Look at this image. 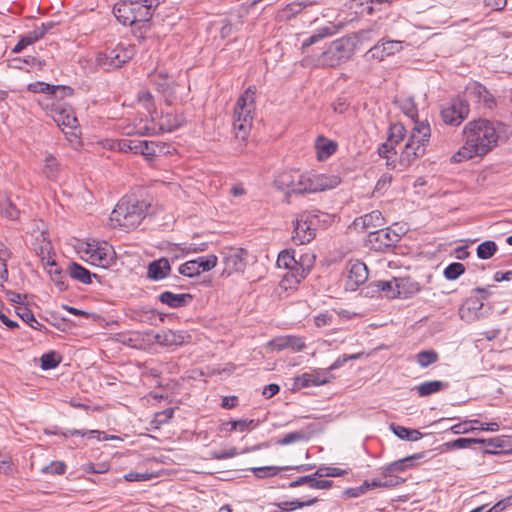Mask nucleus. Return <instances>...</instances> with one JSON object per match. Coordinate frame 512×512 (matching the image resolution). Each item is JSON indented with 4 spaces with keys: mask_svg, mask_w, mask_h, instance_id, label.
<instances>
[{
    "mask_svg": "<svg viewBox=\"0 0 512 512\" xmlns=\"http://www.w3.org/2000/svg\"><path fill=\"white\" fill-rule=\"evenodd\" d=\"M306 438H307L306 434L303 431H293V432L286 434L283 438L277 440L276 443L278 445L285 446V445H289V444H292L295 442L305 440Z\"/></svg>",
    "mask_w": 512,
    "mask_h": 512,
    "instance_id": "bf43d9fd",
    "label": "nucleus"
},
{
    "mask_svg": "<svg viewBox=\"0 0 512 512\" xmlns=\"http://www.w3.org/2000/svg\"><path fill=\"white\" fill-rule=\"evenodd\" d=\"M171 271V266L166 258H160L151 262L147 268V277L153 281L166 278Z\"/></svg>",
    "mask_w": 512,
    "mask_h": 512,
    "instance_id": "cd10ccee",
    "label": "nucleus"
},
{
    "mask_svg": "<svg viewBox=\"0 0 512 512\" xmlns=\"http://www.w3.org/2000/svg\"><path fill=\"white\" fill-rule=\"evenodd\" d=\"M349 39H338L331 43L329 48L322 53V56L318 59V64L322 66H334L340 60L347 57L344 54L346 45L349 44Z\"/></svg>",
    "mask_w": 512,
    "mask_h": 512,
    "instance_id": "f3484780",
    "label": "nucleus"
},
{
    "mask_svg": "<svg viewBox=\"0 0 512 512\" xmlns=\"http://www.w3.org/2000/svg\"><path fill=\"white\" fill-rule=\"evenodd\" d=\"M289 469L288 466L279 467V466H263V467H253L251 468V472L255 477L259 479L268 478L277 475L282 470Z\"/></svg>",
    "mask_w": 512,
    "mask_h": 512,
    "instance_id": "37998d69",
    "label": "nucleus"
},
{
    "mask_svg": "<svg viewBox=\"0 0 512 512\" xmlns=\"http://www.w3.org/2000/svg\"><path fill=\"white\" fill-rule=\"evenodd\" d=\"M146 205L136 199L123 197L113 209L109 217V225L122 230H133L140 225L145 217Z\"/></svg>",
    "mask_w": 512,
    "mask_h": 512,
    "instance_id": "7ed1b4c3",
    "label": "nucleus"
},
{
    "mask_svg": "<svg viewBox=\"0 0 512 512\" xmlns=\"http://www.w3.org/2000/svg\"><path fill=\"white\" fill-rule=\"evenodd\" d=\"M478 443H485V439L458 438L456 440L445 443L444 446L446 449H465L470 447L472 444Z\"/></svg>",
    "mask_w": 512,
    "mask_h": 512,
    "instance_id": "09e8293b",
    "label": "nucleus"
},
{
    "mask_svg": "<svg viewBox=\"0 0 512 512\" xmlns=\"http://www.w3.org/2000/svg\"><path fill=\"white\" fill-rule=\"evenodd\" d=\"M512 506V494L499 500L490 509L485 512H503Z\"/></svg>",
    "mask_w": 512,
    "mask_h": 512,
    "instance_id": "774afa93",
    "label": "nucleus"
},
{
    "mask_svg": "<svg viewBox=\"0 0 512 512\" xmlns=\"http://www.w3.org/2000/svg\"><path fill=\"white\" fill-rule=\"evenodd\" d=\"M497 251V244L492 240H487L477 247V256L480 259H490Z\"/></svg>",
    "mask_w": 512,
    "mask_h": 512,
    "instance_id": "8fccbe9b",
    "label": "nucleus"
},
{
    "mask_svg": "<svg viewBox=\"0 0 512 512\" xmlns=\"http://www.w3.org/2000/svg\"><path fill=\"white\" fill-rule=\"evenodd\" d=\"M117 20L123 25H133L136 23H147L152 14L145 7H141L139 3H120L113 9Z\"/></svg>",
    "mask_w": 512,
    "mask_h": 512,
    "instance_id": "9b49d317",
    "label": "nucleus"
},
{
    "mask_svg": "<svg viewBox=\"0 0 512 512\" xmlns=\"http://www.w3.org/2000/svg\"><path fill=\"white\" fill-rule=\"evenodd\" d=\"M67 273L72 279L77 280L83 284L92 283V277H96L95 274H91L89 270L76 262L69 264L67 267Z\"/></svg>",
    "mask_w": 512,
    "mask_h": 512,
    "instance_id": "c9c22d12",
    "label": "nucleus"
},
{
    "mask_svg": "<svg viewBox=\"0 0 512 512\" xmlns=\"http://www.w3.org/2000/svg\"><path fill=\"white\" fill-rule=\"evenodd\" d=\"M383 225V217L380 211L374 210L359 218L354 219V228L361 229L363 232L375 231Z\"/></svg>",
    "mask_w": 512,
    "mask_h": 512,
    "instance_id": "b1692460",
    "label": "nucleus"
},
{
    "mask_svg": "<svg viewBox=\"0 0 512 512\" xmlns=\"http://www.w3.org/2000/svg\"><path fill=\"white\" fill-rule=\"evenodd\" d=\"M345 474H347V470L334 466H320L315 472V475H317L319 478L340 477Z\"/></svg>",
    "mask_w": 512,
    "mask_h": 512,
    "instance_id": "6e6d98bb",
    "label": "nucleus"
},
{
    "mask_svg": "<svg viewBox=\"0 0 512 512\" xmlns=\"http://www.w3.org/2000/svg\"><path fill=\"white\" fill-rule=\"evenodd\" d=\"M402 49V43L395 40H382L375 44L366 53L367 58L382 61L384 58L394 55Z\"/></svg>",
    "mask_w": 512,
    "mask_h": 512,
    "instance_id": "aec40b11",
    "label": "nucleus"
},
{
    "mask_svg": "<svg viewBox=\"0 0 512 512\" xmlns=\"http://www.w3.org/2000/svg\"><path fill=\"white\" fill-rule=\"evenodd\" d=\"M158 477V474L155 472H129L124 475V479L128 482H143V481H149L153 478Z\"/></svg>",
    "mask_w": 512,
    "mask_h": 512,
    "instance_id": "4d7b16f0",
    "label": "nucleus"
},
{
    "mask_svg": "<svg viewBox=\"0 0 512 512\" xmlns=\"http://www.w3.org/2000/svg\"><path fill=\"white\" fill-rule=\"evenodd\" d=\"M154 339L163 346H182L191 342V336L185 331L163 330L158 332Z\"/></svg>",
    "mask_w": 512,
    "mask_h": 512,
    "instance_id": "412c9836",
    "label": "nucleus"
},
{
    "mask_svg": "<svg viewBox=\"0 0 512 512\" xmlns=\"http://www.w3.org/2000/svg\"><path fill=\"white\" fill-rule=\"evenodd\" d=\"M159 300L161 303L166 304L171 308H179L186 305L188 301H191L192 296L186 293L175 294L170 291H165L159 295Z\"/></svg>",
    "mask_w": 512,
    "mask_h": 512,
    "instance_id": "2f4dec72",
    "label": "nucleus"
},
{
    "mask_svg": "<svg viewBox=\"0 0 512 512\" xmlns=\"http://www.w3.org/2000/svg\"><path fill=\"white\" fill-rule=\"evenodd\" d=\"M331 34H332V32H331L330 28H328V27L320 28L313 35H311L309 38H307L306 40L303 41L302 48L309 47V46L317 43L321 39L330 36Z\"/></svg>",
    "mask_w": 512,
    "mask_h": 512,
    "instance_id": "13d9d810",
    "label": "nucleus"
},
{
    "mask_svg": "<svg viewBox=\"0 0 512 512\" xmlns=\"http://www.w3.org/2000/svg\"><path fill=\"white\" fill-rule=\"evenodd\" d=\"M136 146V154H141L147 159H152L159 153L164 151L165 145L155 141L139 140Z\"/></svg>",
    "mask_w": 512,
    "mask_h": 512,
    "instance_id": "72a5a7b5",
    "label": "nucleus"
},
{
    "mask_svg": "<svg viewBox=\"0 0 512 512\" xmlns=\"http://www.w3.org/2000/svg\"><path fill=\"white\" fill-rule=\"evenodd\" d=\"M41 236L43 237L42 242L38 248L35 247V251L41 257L43 264L48 265V257H51V244L49 241L46 240L43 232H41Z\"/></svg>",
    "mask_w": 512,
    "mask_h": 512,
    "instance_id": "052dcab7",
    "label": "nucleus"
},
{
    "mask_svg": "<svg viewBox=\"0 0 512 512\" xmlns=\"http://www.w3.org/2000/svg\"><path fill=\"white\" fill-rule=\"evenodd\" d=\"M224 269L222 274L230 276L242 272L245 268L246 251L242 248H227L223 251Z\"/></svg>",
    "mask_w": 512,
    "mask_h": 512,
    "instance_id": "dca6fc26",
    "label": "nucleus"
},
{
    "mask_svg": "<svg viewBox=\"0 0 512 512\" xmlns=\"http://www.w3.org/2000/svg\"><path fill=\"white\" fill-rule=\"evenodd\" d=\"M59 172V163L52 155H47L44 159L43 173L49 179L56 178Z\"/></svg>",
    "mask_w": 512,
    "mask_h": 512,
    "instance_id": "3c124183",
    "label": "nucleus"
},
{
    "mask_svg": "<svg viewBox=\"0 0 512 512\" xmlns=\"http://www.w3.org/2000/svg\"><path fill=\"white\" fill-rule=\"evenodd\" d=\"M319 224L318 215L312 212H303L298 215L294 223L292 239L297 245L311 242L316 236Z\"/></svg>",
    "mask_w": 512,
    "mask_h": 512,
    "instance_id": "9d476101",
    "label": "nucleus"
},
{
    "mask_svg": "<svg viewBox=\"0 0 512 512\" xmlns=\"http://www.w3.org/2000/svg\"><path fill=\"white\" fill-rule=\"evenodd\" d=\"M28 90L33 93L56 94L58 91L65 92L66 90H70V88L65 86H53L44 82H35L29 84Z\"/></svg>",
    "mask_w": 512,
    "mask_h": 512,
    "instance_id": "58836bf2",
    "label": "nucleus"
},
{
    "mask_svg": "<svg viewBox=\"0 0 512 512\" xmlns=\"http://www.w3.org/2000/svg\"><path fill=\"white\" fill-rule=\"evenodd\" d=\"M314 148L317 160L325 161L337 151L338 144L336 141L320 135L315 139Z\"/></svg>",
    "mask_w": 512,
    "mask_h": 512,
    "instance_id": "393cba45",
    "label": "nucleus"
},
{
    "mask_svg": "<svg viewBox=\"0 0 512 512\" xmlns=\"http://www.w3.org/2000/svg\"><path fill=\"white\" fill-rule=\"evenodd\" d=\"M449 384L440 380L425 381L417 386L414 390L417 391L420 397H426L435 393H438L446 388Z\"/></svg>",
    "mask_w": 512,
    "mask_h": 512,
    "instance_id": "f704fd0d",
    "label": "nucleus"
},
{
    "mask_svg": "<svg viewBox=\"0 0 512 512\" xmlns=\"http://www.w3.org/2000/svg\"><path fill=\"white\" fill-rule=\"evenodd\" d=\"M465 272V266L460 262L449 264L443 271V275L447 280H456Z\"/></svg>",
    "mask_w": 512,
    "mask_h": 512,
    "instance_id": "5fc2aeb1",
    "label": "nucleus"
},
{
    "mask_svg": "<svg viewBox=\"0 0 512 512\" xmlns=\"http://www.w3.org/2000/svg\"><path fill=\"white\" fill-rule=\"evenodd\" d=\"M137 100L139 104H141L147 110L150 117L151 114H156V110L154 109L153 95L151 92L148 90L139 91Z\"/></svg>",
    "mask_w": 512,
    "mask_h": 512,
    "instance_id": "864d4df0",
    "label": "nucleus"
},
{
    "mask_svg": "<svg viewBox=\"0 0 512 512\" xmlns=\"http://www.w3.org/2000/svg\"><path fill=\"white\" fill-rule=\"evenodd\" d=\"M439 359L438 353L433 350H423L416 354V362L421 368H427L428 366L436 363Z\"/></svg>",
    "mask_w": 512,
    "mask_h": 512,
    "instance_id": "ea45409f",
    "label": "nucleus"
},
{
    "mask_svg": "<svg viewBox=\"0 0 512 512\" xmlns=\"http://www.w3.org/2000/svg\"><path fill=\"white\" fill-rule=\"evenodd\" d=\"M431 136V128L427 121L415 122L411 134L401 148L399 164L402 167L410 166L417 158L423 156Z\"/></svg>",
    "mask_w": 512,
    "mask_h": 512,
    "instance_id": "39448f33",
    "label": "nucleus"
},
{
    "mask_svg": "<svg viewBox=\"0 0 512 512\" xmlns=\"http://www.w3.org/2000/svg\"><path fill=\"white\" fill-rule=\"evenodd\" d=\"M315 263V256L311 253H305L300 256V258L297 260V266L295 267V272L291 273L292 282L293 284H299L303 279L306 278V276L311 271L312 267Z\"/></svg>",
    "mask_w": 512,
    "mask_h": 512,
    "instance_id": "5701e85b",
    "label": "nucleus"
},
{
    "mask_svg": "<svg viewBox=\"0 0 512 512\" xmlns=\"http://www.w3.org/2000/svg\"><path fill=\"white\" fill-rule=\"evenodd\" d=\"M74 249L81 260L100 268H108L115 262L114 248L106 241L77 240Z\"/></svg>",
    "mask_w": 512,
    "mask_h": 512,
    "instance_id": "20e7f679",
    "label": "nucleus"
},
{
    "mask_svg": "<svg viewBox=\"0 0 512 512\" xmlns=\"http://www.w3.org/2000/svg\"><path fill=\"white\" fill-rule=\"evenodd\" d=\"M328 381V374L324 370H312L296 378V384L299 387H313L325 384Z\"/></svg>",
    "mask_w": 512,
    "mask_h": 512,
    "instance_id": "a878e982",
    "label": "nucleus"
},
{
    "mask_svg": "<svg viewBox=\"0 0 512 512\" xmlns=\"http://www.w3.org/2000/svg\"><path fill=\"white\" fill-rule=\"evenodd\" d=\"M368 279V268L361 261H354V286L364 285Z\"/></svg>",
    "mask_w": 512,
    "mask_h": 512,
    "instance_id": "a18cd8bd",
    "label": "nucleus"
},
{
    "mask_svg": "<svg viewBox=\"0 0 512 512\" xmlns=\"http://www.w3.org/2000/svg\"><path fill=\"white\" fill-rule=\"evenodd\" d=\"M400 239V234L392 228L376 229L369 231L367 243L374 250L385 251L396 245Z\"/></svg>",
    "mask_w": 512,
    "mask_h": 512,
    "instance_id": "2eb2a0df",
    "label": "nucleus"
},
{
    "mask_svg": "<svg viewBox=\"0 0 512 512\" xmlns=\"http://www.w3.org/2000/svg\"><path fill=\"white\" fill-rule=\"evenodd\" d=\"M256 87L249 86L245 92L238 98L233 114H239L240 117L252 118L255 111Z\"/></svg>",
    "mask_w": 512,
    "mask_h": 512,
    "instance_id": "6ab92c4d",
    "label": "nucleus"
},
{
    "mask_svg": "<svg viewBox=\"0 0 512 512\" xmlns=\"http://www.w3.org/2000/svg\"><path fill=\"white\" fill-rule=\"evenodd\" d=\"M424 457L423 453L413 454L402 459L396 460L382 468V478L384 481L393 480V488L404 483L405 479L399 477L398 473H403L412 469L416 465V461Z\"/></svg>",
    "mask_w": 512,
    "mask_h": 512,
    "instance_id": "ddd939ff",
    "label": "nucleus"
},
{
    "mask_svg": "<svg viewBox=\"0 0 512 512\" xmlns=\"http://www.w3.org/2000/svg\"><path fill=\"white\" fill-rule=\"evenodd\" d=\"M50 268L48 269V273L50 275L51 280L58 287L60 291H64L67 289V284L65 280V275L61 271L60 268L56 265L54 259L48 257V265Z\"/></svg>",
    "mask_w": 512,
    "mask_h": 512,
    "instance_id": "e433bc0d",
    "label": "nucleus"
},
{
    "mask_svg": "<svg viewBox=\"0 0 512 512\" xmlns=\"http://www.w3.org/2000/svg\"><path fill=\"white\" fill-rule=\"evenodd\" d=\"M398 105L401 111L410 118L414 123L417 122L415 118L418 116L416 104L411 97H405L398 100Z\"/></svg>",
    "mask_w": 512,
    "mask_h": 512,
    "instance_id": "a19ab883",
    "label": "nucleus"
},
{
    "mask_svg": "<svg viewBox=\"0 0 512 512\" xmlns=\"http://www.w3.org/2000/svg\"><path fill=\"white\" fill-rule=\"evenodd\" d=\"M178 270L180 274L190 278L201 274L200 270L197 268L195 260L185 262L184 264L180 265Z\"/></svg>",
    "mask_w": 512,
    "mask_h": 512,
    "instance_id": "680f3d73",
    "label": "nucleus"
},
{
    "mask_svg": "<svg viewBox=\"0 0 512 512\" xmlns=\"http://www.w3.org/2000/svg\"><path fill=\"white\" fill-rule=\"evenodd\" d=\"M66 465L62 461H53L41 469L43 474L61 475L65 472Z\"/></svg>",
    "mask_w": 512,
    "mask_h": 512,
    "instance_id": "e2e57ef3",
    "label": "nucleus"
},
{
    "mask_svg": "<svg viewBox=\"0 0 512 512\" xmlns=\"http://www.w3.org/2000/svg\"><path fill=\"white\" fill-rule=\"evenodd\" d=\"M148 76L150 83L163 96L168 105H172L178 100L180 90H185V87L169 75L164 67H156Z\"/></svg>",
    "mask_w": 512,
    "mask_h": 512,
    "instance_id": "0eeeda50",
    "label": "nucleus"
},
{
    "mask_svg": "<svg viewBox=\"0 0 512 512\" xmlns=\"http://www.w3.org/2000/svg\"><path fill=\"white\" fill-rule=\"evenodd\" d=\"M392 430L396 436L403 440L418 441L423 437V434L420 431L400 425H393Z\"/></svg>",
    "mask_w": 512,
    "mask_h": 512,
    "instance_id": "4c0bfd02",
    "label": "nucleus"
},
{
    "mask_svg": "<svg viewBox=\"0 0 512 512\" xmlns=\"http://www.w3.org/2000/svg\"><path fill=\"white\" fill-rule=\"evenodd\" d=\"M406 129L401 123H394L389 127L388 138L378 148V154L380 157L385 158L388 166L395 167V156L397 155L396 147L405 137Z\"/></svg>",
    "mask_w": 512,
    "mask_h": 512,
    "instance_id": "f8f14e48",
    "label": "nucleus"
},
{
    "mask_svg": "<svg viewBox=\"0 0 512 512\" xmlns=\"http://www.w3.org/2000/svg\"><path fill=\"white\" fill-rule=\"evenodd\" d=\"M393 480L384 481L383 478L365 480L360 486L354 488V498L364 495L375 488H393Z\"/></svg>",
    "mask_w": 512,
    "mask_h": 512,
    "instance_id": "473e14b6",
    "label": "nucleus"
},
{
    "mask_svg": "<svg viewBox=\"0 0 512 512\" xmlns=\"http://www.w3.org/2000/svg\"><path fill=\"white\" fill-rule=\"evenodd\" d=\"M466 96L475 102L482 103L487 108H492L495 101L485 86L478 82L469 83L465 90Z\"/></svg>",
    "mask_w": 512,
    "mask_h": 512,
    "instance_id": "4be33fe9",
    "label": "nucleus"
},
{
    "mask_svg": "<svg viewBox=\"0 0 512 512\" xmlns=\"http://www.w3.org/2000/svg\"><path fill=\"white\" fill-rule=\"evenodd\" d=\"M267 346L274 351H282L290 349L293 352H300L306 347L305 341L302 337L295 335L278 336L270 340Z\"/></svg>",
    "mask_w": 512,
    "mask_h": 512,
    "instance_id": "a211bd4d",
    "label": "nucleus"
},
{
    "mask_svg": "<svg viewBox=\"0 0 512 512\" xmlns=\"http://www.w3.org/2000/svg\"><path fill=\"white\" fill-rule=\"evenodd\" d=\"M464 145L452 155L451 162L461 163L476 156L486 155L498 142L494 125L486 119L468 122L463 130Z\"/></svg>",
    "mask_w": 512,
    "mask_h": 512,
    "instance_id": "f03ea898",
    "label": "nucleus"
},
{
    "mask_svg": "<svg viewBox=\"0 0 512 512\" xmlns=\"http://www.w3.org/2000/svg\"><path fill=\"white\" fill-rule=\"evenodd\" d=\"M134 54L135 49L133 47L118 44L114 48L99 52L96 56V64L104 70L116 69L130 61Z\"/></svg>",
    "mask_w": 512,
    "mask_h": 512,
    "instance_id": "1a4fd4ad",
    "label": "nucleus"
},
{
    "mask_svg": "<svg viewBox=\"0 0 512 512\" xmlns=\"http://www.w3.org/2000/svg\"><path fill=\"white\" fill-rule=\"evenodd\" d=\"M69 433L71 436H82V437H87L89 439L95 438L98 441H107V440L117 439L116 436L107 435L105 432H102L99 430L81 431V430L73 429V430H70Z\"/></svg>",
    "mask_w": 512,
    "mask_h": 512,
    "instance_id": "79ce46f5",
    "label": "nucleus"
},
{
    "mask_svg": "<svg viewBox=\"0 0 512 512\" xmlns=\"http://www.w3.org/2000/svg\"><path fill=\"white\" fill-rule=\"evenodd\" d=\"M469 104L462 98L452 99L441 109L442 121L451 126H459L469 115Z\"/></svg>",
    "mask_w": 512,
    "mask_h": 512,
    "instance_id": "4468645a",
    "label": "nucleus"
},
{
    "mask_svg": "<svg viewBox=\"0 0 512 512\" xmlns=\"http://www.w3.org/2000/svg\"><path fill=\"white\" fill-rule=\"evenodd\" d=\"M0 215L8 220H17L20 216V211L10 200H5L0 203Z\"/></svg>",
    "mask_w": 512,
    "mask_h": 512,
    "instance_id": "49530a36",
    "label": "nucleus"
},
{
    "mask_svg": "<svg viewBox=\"0 0 512 512\" xmlns=\"http://www.w3.org/2000/svg\"><path fill=\"white\" fill-rule=\"evenodd\" d=\"M473 430H477V427H474L471 421L457 423L450 428V431L455 435L466 434Z\"/></svg>",
    "mask_w": 512,
    "mask_h": 512,
    "instance_id": "338daca9",
    "label": "nucleus"
},
{
    "mask_svg": "<svg viewBox=\"0 0 512 512\" xmlns=\"http://www.w3.org/2000/svg\"><path fill=\"white\" fill-rule=\"evenodd\" d=\"M62 360V357L59 353L55 351H49L44 353L41 358V368L43 370H50L56 368Z\"/></svg>",
    "mask_w": 512,
    "mask_h": 512,
    "instance_id": "c03bdc74",
    "label": "nucleus"
},
{
    "mask_svg": "<svg viewBox=\"0 0 512 512\" xmlns=\"http://www.w3.org/2000/svg\"><path fill=\"white\" fill-rule=\"evenodd\" d=\"M339 176L313 171L286 170L274 179L276 189L287 195H304L334 189L340 184Z\"/></svg>",
    "mask_w": 512,
    "mask_h": 512,
    "instance_id": "f257e3e1",
    "label": "nucleus"
},
{
    "mask_svg": "<svg viewBox=\"0 0 512 512\" xmlns=\"http://www.w3.org/2000/svg\"><path fill=\"white\" fill-rule=\"evenodd\" d=\"M17 314L25 323L35 330L41 331L44 327V325L38 322L33 313L26 307H19Z\"/></svg>",
    "mask_w": 512,
    "mask_h": 512,
    "instance_id": "de8ad7c7",
    "label": "nucleus"
},
{
    "mask_svg": "<svg viewBox=\"0 0 512 512\" xmlns=\"http://www.w3.org/2000/svg\"><path fill=\"white\" fill-rule=\"evenodd\" d=\"M15 470L12 458L7 454L0 453V472L5 475H12Z\"/></svg>",
    "mask_w": 512,
    "mask_h": 512,
    "instance_id": "0e129e2a",
    "label": "nucleus"
},
{
    "mask_svg": "<svg viewBox=\"0 0 512 512\" xmlns=\"http://www.w3.org/2000/svg\"><path fill=\"white\" fill-rule=\"evenodd\" d=\"M483 303L478 299H468L460 308L459 315L461 319L471 322L478 319L479 311Z\"/></svg>",
    "mask_w": 512,
    "mask_h": 512,
    "instance_id": "7c9ffc66",
    "label": "nucleus"
},
{
    "mask_svg": "<svg viewBox=\"0 0 512 512\" xmlns=\"http://www.w3.org/2000/svg\"><path fill=\"white\" fill-rule=\"evenodd\" d=\"M184 122V118L180 114L166 112L160 116L151 114L148 119H135L133 127L127 131V134L150 135L160 132H171L179 128Z\"/></svg>",
    "mask_w": 512,
    "mask_h": 512,
    "instance_id": "423d86ee",
    "label": "nucleus"
},
{
    "mask_svg": "<svg viewBox=\"0 0 512 512\" xmlns=\"http://www.w3.org/2000/svg\"><path fill=\"white\" fill-rule=\"evenodd\" d=\"M50 115L56 124L62 129L67 140L78 143L80 137L78 120L70 106L57 105L51 109Z\"/></svg>",
    "mask_w": 512,
    "mask_h": 512,
    "instance_id": "6e6552de",
    "label": "nucleus"
},
{
    "mask_svg": "<svg viewBox=\"0 0 512 512\" xmlns=\"http://www.w3.org/2000/svg\"><path fill=\"white\" fill-rule=\"evenodd\" d=\"M394 283H395V278H393L390 281L379 280L378 284H379L380 294L382 292H384L386 294V296L389 298H397L396 295H393V293L395 292V289H396V286Z\"/></svg>",
    "mask_w": 512,
    "mask_h": 512,
    "instance_id": "69168bd1",
    "label": "nucleus"
},
{
    "mask_svg": "<svg viewBox=\"0 0 512 512\" xmlns=\"http://www.w3.org/2000/svg\"><path fill=\"white\" fill-rule=\"evenodd\" d=\"M197 265V268L200 270V273L210 271L217 265V256L214 254L201 256L194 259Z\"/></svg>",
    "mask_w": 512,
    "mask_h": 512,
    "instance_id": "603ef678",
    "label": "nucleus"
},
{
    "mask_svg": "<svg viewBox=\"0 0 512 512\" xmlns=\"http://www.w3.org/2000/svg\"><path fill=\"white\" fill-rule=\"evenodd\" d=\"M252 118L240 117L239 114H233V130L235 137L241 141H245L252 128Z\"/></svg>",
    "mask_w": 512,
    "mask_h": 512,
    "instance_id": "c756f323",
    "label": "nucleus"
},
{
    "mask_svg": "<svg viewBox=\"0 0 512 512\" xmlns=\"http://www.w3.org/2000/svg\"><path fill=\"white\" fill-rule=\"evenodd\" d=\"M395 292L397 298H409L420 291V285L418 282L412 280L409 277L395 278Z\"/></svg>",
    "mask_w": 512,
    "mask_h": 512,
    "instance_id": "bb28decb",
    "label": "nucleus"
},
{
    "mask_svg": "<svg viewBox=\"0 0 512 512\" xmlns=\"http://www.w3.org/2000/svg\"><path fill=\"white\" fill-rule=\"evenodd\" d=\"M277 266L279 268H284L289 270V272L284 276V281L286 282H292L291 273L295 272V267L297 266V259L295 258V251L290 250H283L279 253L277 258ZM292 285L290 284V287Z\"/></svg>",
    "mask_w": 512,
    "mask_h": 512,
    "instance_id": "c85d7f7f",
    "label": "nucleus"
}]
</instances>
